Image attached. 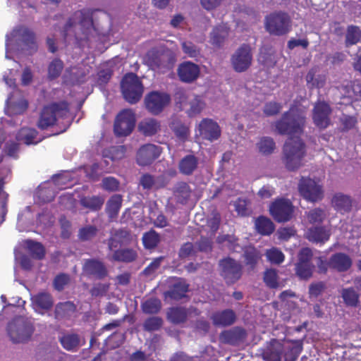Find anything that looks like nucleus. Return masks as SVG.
<instances>
[{
  "mask_svg": "<svg viewBox=\"0 0 361 361\" xmlns=\"http://www.w3.org/2000/svg\"><path fill=\"white\" fill-rule=\"evenodd\" d=\"M305 123V112L293 106L285 111L281 118L275 123L276 129L280 135L296 136L289 137L283 148V162L289 171H295L300 168L306 154L305 144L298 137L303 133Z\"/></svg>",
  "mask_w": 361,
  "mask_h": 361,
  "instance_id": "nucleus-1",
  "label": "nucleus"
},
{
  "mask_svg": "<svg viewBox=\"0 0 361 361\" xmlns=\"http://www.w3.org/2000/svg\"><path fill=\"white\" fill-rule=\"evenodd\" d=\"M264 27L271 35H286L291 30L292 20L289 14L285 11H274L266 16Z\"/></svg>",
  "mask_w": 361,
  "mask_h": 361,
  "instance_id": "nucleus-2",
  "label": "nucleus"
},
{
  "mask_svg": "<svg viewBox=\"0 0 361 361\" xmlns=\"http://www.w3.org/2000/svg\"><path fill=\"white\" fill-rule=\"evenodd\" d=\"M123 98L131 104L137 103L142 98L144 86L138 76L133 73H126L121 82Z\"/></svg>",
  "mask_w": 361,
  "mask_h": 361,
  "instance_id": "nucleus-3",
  "label": "nucleus"
},
{
  "mask_svg": "<svg viewBox=\"0 0 361 361\" xmlns=\"http://www.w3.org/2000/svg\"><path fill=\"white\" fill-rule=\"evenodd\" d=\"M33 325L23 317L14 318L7 326V332L13 343L27 341L34 332Z\"/></svg>",
  "mask_w": 361,
  "mask_h": 361,
  "instance_id": "nucleus-4",
  "label": "nucleus"
},
{
  "mask_svg": "<svg viewBox=\"0 0 361 361\" xmlns=\"http://www.w3.org/2000/svg\"><path fill=\"white\" fill-rule=\"evenodd\" d=\"M68 110V104L66 102H52L44 106L42 109L37 127L41 130H46L54 126L57 117L63 114Z\"/></svg>",
  "mask_w": 361,
  "mask_h": 361,
  "instance_id": "nucleus-5",
  "label": "nucleus"
},
{
  "mask_svg": "<svg viewBox=\"0 0 361 361\" xmlns=\"http://www.w3.org/2000/svg\"><path fill=\"white\" fill-rule=\"evenodd\" d=\"M219 266L220 275L228 285L234 284L242 277L243 267L240 262L232 257L221 259Z\"/></svg>",
  "mask_w": 361,
  "mask_h": 361,
  "instance_id": "nucleus-6",
  "label": "nucleus"
},
{
  "mask_svg": "<svg viewBox=\"0 0 361 361\" xmlns=\"http://www.w3.org/2000/svg\"><path fill=\"white\" fill-rule=\"evenodd\" d=\"M252 62V49L247 44L240 45L231 57V66L236 73L247 71L251 66Z\"/></svg>",
  "mask_w": 361,
  "mask_h": 361,
  "instance_id": "nucleus-7",
  "label": "nucleus"
},
{
  "mask_svg": "<svg viewBox=\"0 0 361 361\" xmlns=\"http://www.w3.org/2000/svg\"><path fill=\"white\" fill-rule=\"evenodd\" d=\"M135 125V116L130 109L122 110L116 117L114 132L117 137L127 136L133 130Z\"/></svg>",
  "mask_w": 361,
  "mask_h": 361,
  "instance_id": "nucleus-8",
  "label": "nucleus"
},
{
  "mask_svg": "<svg viewBox=\"0 0 361 361\" xmlns=\"http://www.w3.org/2000/svg\"><path fill=\"white\" fill-rule=\"evenodd\" d=\"M145 105L147 110L152 115L161 114L171 102V96L166 92L152 91L145 97Z\"/></svg>",
  "mask_w": 361,
  "mask_h": 361,
  "instance_id": "nucleus-9",
  "label": "nucleus"
},
{
  "mask_svg": "<svg viewBox=\"0 0 361 361\" xmlns=\"http://www.w3.org/2000/svg\"><path fill=\"white\" fill-rule=\"evenodd\" d=\"M294 212L292 202L285 198L275 200L269 207V212L274 219L279 222H286L290 220Z\"/></svg>",
  "mask_w": 361,
  "mask_h": 361,
  "instance_id": "nucleus-10",
  "label": "nucleus"
},
{
  "mask_svg": "<svg viewBox=\"0 0 361 361\" xmlns=\"http://www.w3.org/2000/svg\"><path fill=\"white\" fill-rule=\"evenodd\" d=\"M312 257L313 253L310 248L302 247L300 250L295 270L296 275L300 279L307 280L312 276L314 269V266L312 263Z\"/></svg>",
  "mask_w": 361,
  "mask_h": 361,
  "instance_id": "nucleus-11",
  "label": "nucleus"
},
{
  "mask_svg": "<svg viewBox=\"0 0 361 361\" xmlns=\"http://www.w3.org/2000/svg\"><path fill=\"white\" fill-rule=\"evenodd\" d=\"M13 35L18 38L23 49L30 54H33L37 51L38 44L36 35L30 28L24 25H20L13 30Z\"/></svg>",
  "mask_w": 361,
  "mask_h": 361,
  "instance_id": "nucleus-12",
  "label": "nucleus"
},
{
  "mask_svg": "<svg viewBox=\"0 0 361 361\" xmlns=\"http://www.w3.org/2000/svg\"><path fill=\"white\" fill-rule=\"evenodd\" d=\"M298 189L301 195L310 202H317L323 198L322 186L311 178L302 177Z\"/></svg>",
  "mask_w": 361,
  "mask_h": 361,
  "instance_id": "nucleus-13",
  "label": "nucleus"
},
{
  "mask_svg": "<svg viewBox=\"0 0 361 361\" xmlns=\"http://www.w3.org/2000/svg\"><path fill=\"white\" fill-rule=\"evenodd\" d=\"M162 153V147L147 143L142 145L136 154V161L139 166H145L152 164Z\"/></svg>",
  "mask_w": 361,
  "mask_h": 361,
  "instance_id": "nucleus-14",
  "label": "nucleus"
},
{
  "mask_svg": "<svg viewBox=\"0 0 361 361\" xmlns=\"http://www.w3.org/2000/svg\"><path fill=\"white\" fill-rule=\"evenodd\" d=\"M332 109L326 102L319 101L315 103L312 110V120L314 124L319 129H326L331 124Z\"/></svg>",
  "mask_w": 361,
  "mask_h": 361,
  "instance_id": "nucleus-15",
  "label": "nucleus"
},
{
  "mask_svg": "<svg viewBox=\"0 0 361 361\" xmlns=\"http://www.w3.org/2000/svg\"><path fill=\"white\" fill-rule=\"evenodd\" d=\"M82 270L85 276L96 280H102L108 275V270L104 263L98 259H85Z\"/></svg>",
  "mask_w": 361,
  "mask_h": 361,
  "instance_id": "nucleus-16",
  "label": "nucleus"
},
{
  "mask_svg": "<svg viewBox=\"0 0 361 361\" xmlns=\"http://www.w3.org/2000/svg\"><path fill=\"white\" fill-rule=\"evenodd\" d=\"M200 135L210 142L218 140L221 135V130L217 122L212 118H203L198 125Z\"/></svg>",
  "mask_w": 361,
  "mask_h": 361,
  "instance_id": "nucleus-17",
  "label": "nucleus"
},
{
  "mask_svg": "<svg viewBox=\"0 0 361 361\" xmlns=\"http://www.w3.org/2000/svg\"><path fill=\"white\" fill-rule=\"evenodd\" d=\"M77 23L84 30H88L93 27L92 12L89 9H82L75 11L66 22L64 27L65 30L68 31Z\"/></svg>",
  "mask_w": 361,
  "mask_h": 361,
  "instance_id": "nucleus-18",
  "label": "nucleus"
},
{
  "mask_svg": "<svg viewBox=\"0 0 361 361\" xmlns=\"http://www.w3.org/2000/svg\"><path fill=\"white\" fill-rule=\"evenodd\" d=\"M246 337L247 332L243 328L235 326L221 331L219 335V340L224 344L237 346L243 343Z\"/></svg>",
  "mask_w": 361,
  "mask_h": 361,
  "instance_id": "nucleus-19",
  "label": "nucleus"
},
{
  "mask_svg": "<svg viewBox=\"0 0 361 361\" xmlns=\"http://www.w3.org/2000/svg\"><path fill=\"white\" fill-rule=\"evenodd\" d=\"M177 74L181 82L192 83L199 78L200 68L191 61H184L178 65Z\"/></svg>",
  "mask_w": 361,
  "mask_h": 361,
  "instance_id": "nucleus-20",
  "label": "nucleus"
},
{
  "mask_svg": "<svg viewBox=\"0 0 361 361\" xmlns=\"http://www.w3.org/2000/svg\"><path fill=\"white\" fill-rule=\"evenodd\" d=\"M352 266L351 258L345 253L336 252L329 258V268L338 272L348 271Z\"/></svg>",
  "mask_w": 361,
  "mask_h": 361,
  "instance_id": "nucleus-21",
  "label": "nucleus"
},
{
  "mask_svg": "<svg viewBox=\"0 0 361 361\" xmlns=\"http://www.w3.org/2000/svg\"><path fill=\"white\" fill-rule=\"evenodd\" d=\"M161 122L154 118H145L137 125L138 131L145 137L155 135L161 130Z\"/></svg>",
  "mask_w": 361,
  "mask_h": 361,
  "instance_id": "nucleus-22",
  "label": "nucleus"
},
{
  "mask_svg": "<svg viewBox=\"0 0 361 361\" xmlns=\"http://www.w3.org/2000/svg\"><path fill=\"white\" fill-rule=\"evenodd\" d=\"M211 319L216 326H228L232 325L236 319V314L233 310L226 309L214 312Z\"/></svg>",
  "mask_w": 361,
  "mask_h": 361,
  "instance_id": "nucleus-23",
  "label": "nucleus"
},
{
  "mask_svg": "<svg viewBox=\"0 0 361 361\" xmlns=\"http://www.w3.org/2000/svg\"><path fill=\"white\" fill-rule=\"evenodd\" d=\"M192 193V190L188 183L180 181L175 184L173 188V195L176 203L183 205L186 204Z\"/></svg>",
  "mask_w": 361,
  "mask_h": 361,
  "instance_id": "nucleus-24",
  "label": "nucleus"
},
{
  "mask_svg": "<svg viewBox=\"0 0 361 361\" xmlns=\"http://www.w3.org/2000/svg\"><path fill=\"white\" fill-rule=\"evenodd\" d=\"M242 251L245 265L252 270L255 269L262 258L260 251L252 245L244 246Z\"/></svg>",
  "mask_w": 361,
  "mask_h": 361,
  "instance_id": "nucleus-25",
  "label": "nucleus"
},
{
  "mask_svg": "<svg viewBox=\"0 0 361 361\" xmlns=\"http://www.w3.org/2000/svg\"><path fill=\"white\" fill-rule=\"evenodd\" d=\"M38 132L35 128H22L16 135L18 142L27 145H36L42 140L37 139Z\"/></svg>",
  "mask_w": 361,
  "mask_h": 361,
  "instance_id": "nucleus-26",
  "label": "nucleus"
},
{
  "mask_svg": "<svg viewBox=\"0 0 361 361\" xmlns=\"http://www.w3.org/2000/svg\"><path fill=\"white\" fill-rule=\"evenodd\" d=\"M330 232L324 226H314L308 229L307 238L313 243H324L329 239Z\"/></svg>",
  "mask_w": 361,
  "mask_h": 361,
  "instance_id": "nucleus-27",
  "label": "nucleus"
},
{
  "mask_svg": "<svg viewBox=\"0 0 361 361\" xmlns=\"http://www.w3.org/2000/svg\"><path fill=\"white\" fill-rule=\"evenodd\" d=\"M198 159L193 154L185 156L178 164V169L180 173L190 176L197 169Z\"/></svg>",
  "mask_w": 361,
  "mask_h": 361,
  "instance_id": "nucleus-28",
  "label": "nucleus"
},
{
  "mask_svg": "<svg viewBox=\"0 0 361 361\" xmlns=\"http://www.w3.org/2000/svg\"><path fill=\"white\" fill-rule=\"evenodd\" d=\"M331 203L334 208L341 214L350 212L352 207V200L350 197L342 193L334 195Z\"/></svg>",
  "mask_w": 361,
  "mask_h": 361,
  "instance_id": "nucleus-29",
  "label": "nucleus"
},
{
  "mask_svg": "<svg viewBox=\"0 0 361 361\" xmlns=\"http://www.w3.org/2000/svg\"><path fill=\"white\" fill-rule=\"evenodd\" d=\"M130 238V233L124 229L116 231L108 240V247L113 251L114 249L126 244Z\"/></svg>",
  "mask_w": 361,
  "mask_h": 361,
  "instance_id": "nucleus-30",
  "label": "nucleus"
},
{
  "mask_svg": "<svg viewBox=\"0 0 361 361\" xmlns=\"http://www.w3.org/2000/svg\"><path fill=\"white\" fill-rule=\"evenodd\" d=\"M167 319L173 324L184 323L188 317V311L183 307H172L166 313Z\"/></svg>",
  "mask_w": 361,
  "mask_h": 361,
  "instance_id": "nucleus-31",
  "label": "nucleus"
},
{
  "mask_svg": "<svg viewBox=\"0 0 361 361\" xmlns=\"http://www.w3.org/2000/svg\"><path fill=\"white\" fill-rule=\"evenodd\" d=\"M169 127L176 137L181 141L185 142L190 135L189 126L177 118L171 121Z\"/></svg>",
  "mask_w": 361,
  "mask_h": 361,
  "instance_id": "nucleus-32",
  "label": "nucleus"
},
{
  "mask_svg": "<svg viewBox=\"0 0 361 361\" xmlns=\"http://www.w3.org/2000/svg\"><path fill=\"white\" fill-rule=\"evenodd\" d=\"M228 36V30L222 25L214 27L210 33V43L218 48L223 46L226 39Z\"/></svg>",
  "mask_w": 361,
  "mask_h": 361,
  "instance_id": "nucleus-33",
  "label": "nucleus"
},
{
  "mask_svg": "<svg viewBox=\"0 0 361 361\" xmlns=\"http://www.w3.org/2000/svg\"><path fill=\"white\" fill-rule=\"evenodd\" d=\"M188 289L189 285L188 283L185 281H178L174 283L169 290L165 292L164 295L172 300H179L185 297Z\"/></svg>",
  "mask_w": 361,
  "mask_h": 361,
  "instance_id": "nucleus-34",
  "label": "nucleus"
},
{
  "mask_svg": "<svg viewBox=\"0 0 361 361\" xmlns=\"http://www.w3.org/2000/svg\"><path fill=\"white\" fill-rule=\"evenodd\" d=\"M239 239L234 235H219L216 239V242L219 244L225 243L226 247L232 252L239 253L243 249L239 243Z\"/></svg>",
  "mask_w": 361,
  "mask_h": 361,
  "instance_id": "nucleus-35",
  "label": "nucleus"
},
{
  "mask_svg": "<svg viewBox=\"0 0 361 361\" xmlns=\"http://www.w3.org/2000/svg\"><path fill=\"white\" fill-rule=\"evenodd\" d=\"M76 311L75 305L71 301L59 302L54 310L55 318L61 319L70 317Z\"/></svg>",
  "mask_w": 361,
  "mask_h": 361,
  "instance_id": "nucleus-36",
  "label": "nucleus"
},
{
  "mask_svg": "<svg viewBox=\"0 0 361 361\" xmlns=\"http://www.w3.org/2000/svg\"><path fill=\"white\" fill-rule=\"evenodd\" d=\"M361 41V29L357 25H350L347 27L345 36V46L350 47Z\"/></svg>",
  "mask_w": 361,
  "mask_h": 361,
  "instance_id": "nucleus-37",
  "label": "nucleus"
},
{
  "mask_svg": "<svg viewBox=\"0 0 361 361\" xmlns=\"http://www.w3.org/2000/svg\"><path fill=\"white\" fill-rule=\"evenodd\" d=\"M137 257V252L133 249H118L114 250L112 259L116 262L129 263L135 261Z\"/></svg>",
  "mask_w": 361,
  "mask_h": 361,
  "instance_id": "nucleus-38",
  "label": "nucleus"
},
{
  "mask_svg": "<svg viewBox=\"0 0 361 361\" xmlns=\"http://www.w3.org/2000/svg\"><path fill=\"white\" fill-rule=\"evenodd\" d=\"M34 304L39 308L44 310L51 309L54 300L51 295L48 292H40L32 297Z\"/></svg>",
  "mask_w": 361,
  "mask_h": 361,
  "instance_id": "nucleus-39",
  "label": "nucleus"
},
{
  "mask_svg": "<svg viewBox=\"0 0 361 361\" xmlns=\"http://www.w3.org/2000/svg\"><path fill=\"white\" fill-rule=\"evenodd\" d=\"M26 248L35 259L42 260L44 258L46 251L41 243L32 240H27L25 242Z\"/></svg>",
  "mask_w": 361,
  "mask_h": 361,
  "instance_id": "nucleus-40",
  "label": "nucleus"
},
{
  "mask_svg": "<svg viewBox=\"0 0 361 361\" xmlns=\"http://www.w3.org/2000/svg\"><path fill=\"white\" fill-rule=\"evenodd\" d=\"M255 227L257 232L262 235H269L275 229L274 223L264 216H260L256 219Z\"/></svg>",
  "mask_w": 361,
  "mask_h": 361,
  "instance_id": "nucleus-41",
  "label": "nucleus"
},
{
  "mask_svg": "<svg viewBox=\"0 0 361 361\" xmlns=\"http://www.w3.org/2000/svg\"><path fill=\"white\" fill-rule=\"evenodd\" d=\"M6 112L9 116L20 115L23 114L28 107V102L26 99L21 98L17 102H6Z\"/></svg>",
  "mask_w": 361,
  "mask_h": 361,
  "instance_id": "nucleus-42",
  "label": "nucleus"
},
{
  "mask_svg": "<svg viewBox=\"0 0 361 361\" xmlns=\"http://www.w3.org/2000/svg\"><path fill=\"white\" fill-rule=\"evenodd\" d=\"M190 108L186 113L189 117H194L200 114L206 106V103L200 95H194L188 102Z\"/></svg>",
  "mask_w": 361,
  "mask_h": 361,
  "instance_id": "nucleus-43",
  "label": "nucleus"
},
{
  "mask_svg": "<svg viewBox=\"0 0 361 361\" xmlns=\"http://www.w3.org/2000/svg\"><path fill=\"white\" fill-rule=\"evenodd\" d=\"M122 205V197L120 195H114L107 201L106 212L111 218L118 215Z\"/></svg>",
  "mask_w": 361,
  "mask_h": 361,
  "instance_id": "nucleus-44",
  "label": "nucleus"
},
{
  "mask_svg": "<svg viewBox=\"0 0 361 361\" xmlns=\"http://www.w3.org/2000/svg\"><path fill=\"white\" fill-rule=\"evenodd\" d=\"M80 203L85 208L98 211L104 204V199L98 196H85L80 200Z\"/></svg>",
  "mask_w": 361,
  "mask_h": 361,
  "instance_id": "nucleus-45",
  "label": "nucleus"
},
{
  "mask_svg": "<svg viewBox=\"0 0 361 361\" xmlns=\"http://www.w3.org/2000/svg\"><path fill=\"white\" fill-rule=\"evenodd\" d=\"M302 350V341H293L284 354L285 361H295Z\"/></svg>",
  "mask_w": 361,
  "mask_h": 361,
  "instance_id": "nucleus-46",
  "label": "nucleus"
},
{
  "mask_svg": "<svg viewBox=\"0 0 361 361\" xmlns=\"http://www.w3.org/2000/svg\"><path fill=\"white\" fill-rule=\"evenodd\" d=\"M141 308L145 314H157L161 308V302L157 298H149L142 303Z\"/></svg>",
  "mask_w": 361,
  "mask_h": 361,
  "instance_id": "nucleus-47",
  "label": "nucleus"
},
{
  "mask_svg": "<svg viewBox=\"0 0 361 361\" xmlns=\"http://www.w3.org/2000/svg\"><path fill=\"white\" fill-rule=\"evenodd\" d=\"M147 62L153 68H161L164 67L165 56L157 50H150L147 54Z\"/></svg>",
  "mask_w": 361,
  "mask_h": 361,
  "instance_id": "nucleus-48",
  "label": "nucleus"
},
{
  "mask_svg": "<svg viewBox=\"0 0 361 361\" xmlns=\"http://www.w3.org/2000/svg\"><path fill=\"white\" fill-rule=\"evenodd\" d=\"M160 241V236L154 230L151 229L142 236V243L145 248L153 249L156 247Z\"/></svg>",
  "mask_w": 361,
  "mask_h": 361,
  "instance_id": "nucleus-49",
  "label": "nucleus"
},
{
  "mask_svg": "<svg viewBox=\"0 0 361 361\" xmlns=\"http://www.w3.org/2000/svg\"><path fill=\"white\" fill-rule=\"evenodd\" d=\"M277 271L274 269H267L264 272L263 281L265 285L272 289L277 288L279 286Z\"/></svg>",
  "mask_w": 361,
  "mask_h": 361,
  "instance_id": "nucleus-50",
  "label": "nucleus"
},
{
  "mask_svg": "<svg viewBox=\"0 0 361 361\" xmlns=\"http://www.w3.org/2000/svg\"><path fill=\"white\" fill-rule=\"evenodd\" d=\"M60 342L63 348L72 350L79 345L80 338L76 334H65L60 338Z\"/></svg>",
  "mask_w": 361,
  "mask_h": 361,
  "instance_id": "nucleus-51",
  "label": "nucleus"
},
{
  "mask_svg": "<svg viewBox=\"0 0 361 361\" xmlns=\"http://www.w3.org/2000/svg\"><path fill=\"white\" fill-rule=\"evenodd\" d=\"M342 298L345 303L348 306L355 307L359 302V294L353 288L343 289Z\"/></svg>",
  "mask_w": 361,
  "mask_h": 361,
  "instance_id": "nucleus-52",
  "label": "nucleus"
},
{
  "mask_svg": "<svg viewBox=\"0 0 361 361\" xmlns=\"http://www.w3.org/2000/svg\"><path fill=\"white\" fill-rule=\"evenodd\" d=\"M63 69V63L59 59H54L48 66V77L51 80L59 77Z\"/></svg>",
  "mask_w": 361,
  "mask_h": 361,
  "instance_id": "nucleus-53",
  "label": "nucleus"
},
{
  "mask_svg": "<svg viewBox=\"0 0 361 361\" xmlns=\"http://www.w3.org/2000/svg\"><path fill=\"white\" fill-rule=\"evenodd\" d=\"M275 142L271 137H263L257 143L259 152L263 154H270L275 149Z\"/></svg>",
  "mask_w": 361,
  "mask_h": 361,
  "instance_id": "nucleus-54",
  "label": "nucleus"
},
{
  "mask_svg": "<svg viewBox=\"0 0 361 361\" xmlns=\"http://www.w3.org/2000/svg\"><path fill=\"white\" fill-rule=\"evenodd\" d=\"M98 229L95 226L88 225L79 229L78 238L82 241L92 240L97 234Z\"/></svg>",
  "mask_w": 361,
  "mask_h": 361,
  "instance_id": "nucleus-55",
  "label": "nucleus"
},
{
  "mask_svg": "<svg viewBox=\"0 0 361 361\" xmlns=\"http://www.w3.org/2000/svg\"><path fill=\"white\" fill-rule=\"evenodd\" d=\"M265 255L267 260L271 264H280L285 259V255L277 247H272L267 250Z\"/></svg>",
  "mask_w": 361,
  "mask_h": 361,
  "instance_id": "nucleus-56",
  "label": "nucleus"
},
{
  "mask_svg": "<svg viewBox=\"0 0 361 361\" xmlns=\"http://www.w3.org/2000/svg\"><path fill=\"white\" fill-rule=\"evenodd\" d=\"M173 97L176 107L180 111L183 110L189 102L186 91L183 88H178Z\"/></svg>",
  "mask_w": 361,
  "mask_h": 361,
  "instance_id": "nucleus-57",
  "label": "nucleus"
},
{
  "mask_svg": "<svg viewBox=\"0 0 361 361\" xmlns=\"http://www.w3.org/2000/svg\"><path fill=\"white\" fill-rule=\"evenodd\" d=\"M163 324V320L159 317L147 318L143 324V328L147 331H158Z\"/></svg>",
  "mask_w": 361,
  "mask_h": 361,
  "instance_id": "nucleus-58",
  "label": "nucleus"
},
{
  "mask_svg": "<svg viewBox=\"0 0 361 361\" xmlns=\"http://www.w3.org/2000/svg\"><path fill=\"white\" fill-rule=\"evenodd\" d=\"M4 186V180L3 178H0V212L4 219L5 216L8 212L7 204H8V194L3 192Z\"/></svg>",
  "mask_w": 361,
  "mask_h": 361,
  "instance_id": "nucleus-59",
  "label": "nucleus"
},
{
  "mask_svg": "<svg viewBox=\"0 0 361 361\" xmlns=\"http://www.w3.org/2000/svg\"><path fill=\"white\" fill-rule=\"evenodd\" d=\"M324 210L320 208H315L310 210L307 214V219L310 224L322 223L325 219Z\"/></svg>",
  "mask_w": 361,
  "mask_h": 361,
  "instance_id": "nucleus-60",
  "label": "nucleus"
},
{
  "mask_svg": "<svg viewBox=\"0 0 361 361\" xmlns=\"http://www.w3.org/2000/svg\"><path fill=\"white\" fill-rule=\"evenodd\" d=\"M183 52L190 58L200 56V49L191 42H183L181 44Z\"/></svg>",
  "mask_w": 361,
  "mask_h": 361,
  "instance_id": "nucleus-61",
  "label": "nucleus"
},
{
  "mask_svg": "<svg viewBox=\"0 0 361 361\" xmlns=\"http://www.w3.org/2000/svg\"><path fill=\"white\" fill-rule=\"evenodd\" d=\"M282 105L276 102H267L263 109L264 114L267 116L277 115L281 110Z\"/></svg>",
  "mask_w": 361,
  "mask_h": 361,
  "instance_id": "nucleus-62",
  "label": "nucleus"
},
{
  "mask_svg": "<svg viewBox=\"0 0 361 361\" xmlns=\"http://www.w3.org/2000/svg\"><path fill=\"white\" fill-rule=\"evenodd\" d=\"M164 259V257L163 256L154 258L151 263L144 269L142 274L146 276H151L160 267Z\"/></svg>",
  "mask_w": 361,
  "mask_h": 361,
  "instance_id": "nucleus-63",
  "label": "nucleus"
},
{
  "mask_svg": "<svg viewBox=\"0 0 361 361\" xmlns=\"http://www.w3.org/2000/svg\"><path fill=\"white\" fill-rule=\"evenodd\" d=\"M70 281L69 276L66 274H59L54 279L53 285L54 288L58 291H61L64 289L66 285Z\"/></svg>",
  "mask_w": 361,
  "mask_h": 361,
  "instance_id": "nucleus-64",
  "label": "nucleus"
}]
</instances>
